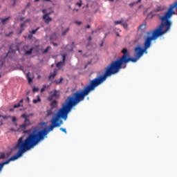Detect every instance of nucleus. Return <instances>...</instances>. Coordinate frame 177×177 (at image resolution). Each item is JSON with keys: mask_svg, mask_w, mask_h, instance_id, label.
I'll list each match as a JSON object with an SVG mask.
<instances>
[{"mask_svg": "<svg viewBox=\"0 0 177 177\" xmlns=\"http://www.w3.org/2000/svg\"><path fill=\"white\" fill-rule=\"evenodd\" d=\"M57 74V69H55L53 73H50V75L48 77V80H53L55 77H56Z\"/></svg>", "mask_w": 177, "mask_h": 177, "instance_id": "7", "label": "nucleus"}, {"mask_svg": "<svg viewBox=\"0 0 177 177\" xmlns=\"http://www.w3.org/2000/svg\"><path fill=\"white\" fill-rule=\"evenodd\" d=\"M37 99L33 100V101H32L35 104H37V103H38V102H41V97H39V95H37Z\"/></svg>", "mask_w": 177, "mask_h": 177, "instance_id": "15", "label": "nucleus"}, {"mask_svg": "<svg viewBox=\"0 0 177 177\" xmlns=\"http://www.w3.org/2000/svg\"><path fill=\"white\" fill-rule=\"evenodd\" d=\"M46 2H50V0H44Z\"/></svg>", "mask_w": 177, "mask_h": 177, "instance_id": "42", "label": "nucleus"}, {"mask_svg": "<svg viewBox=\"0 0 177 177\" xmlns=\"http://www.w3.org/2000/svg\"><path fill=\"white\" fill-rule=\"evenodd\" d=\"M59 129L60 131H62V132H64V133H67V131L66 130L65 128L61 127Z\"/></svg>", "mask_w": 177, "mask_h": 177, "instance_id": "26", "label": "nucleus"}, {"mask_svg": "<svg viewBox=\"0 0 177 177\" xmlns=\"http://www.w3.org/2000/svg\"><path fill=\"white\" fill-rule=\"evenodd\" d=\"M65 65H66V54H63L62 55V61L57 62L56 66L58 68H62V67L64 66Z\"/></svg>", "mask_w": 177, "mask_h": 177, "instance_id": "5", "label": "nucleus"}, {"mask_svg": "<svg viewBox=\"0 0 177 177\" xmlns=\"http://www.w3.org/2000/svg\"><path fill=\"white\" fill-rule=\"evenodd\" d=\"M82 102L80 97L78 95L77 91L73 93V96H68L65 100V102L62 104L61 109L58 110L55 116L51 118L50 125L48 127V130L44 129L43 130H39L35 127H32L28 130L27 128L31 125V120H30V117L32 114L27 115L24 113L21 115V118L24 119V123L19 125V128L16 130L14 128L10 129L12 132H23L24 133H28V136L26 139L23 140V137L19 138L17 145H15V149H18V151L15 155L10 158L8 160L3 161L0 163V172L2 171L4 165H6L10 161H16L17 158H20L26 151L34 149L39 142L45 139V136L55 129L60 127L63 124V120H67L68 113L71 111V109L77 106L78 103Z\"/></svg>", "mask_w": 177, "mask_h": 177, "instance_id": "1", "label": "nucleus"}, {"mask_svg": "<svg viewBox=\"0 0 177 177\" xmlns=\"http://www.w3.org/2000/svg\"><path fill=\"white\" fill-rule=\"evenodd\" d=\"M46 89V85H44L43 88H41V92H44Z\"/></svg>", "mask_w": 177, "mask_h": 177, "instance_id": "28", "label": "nucleus"}, {"mask_svg": "<svg viewBox=\"0 0 177 177\" xmlns=\"http://www.w3.org/2000/svg\"><path fill=\"white\" fill-rule=\"evenodd\" d=\"M12 122H16L17 118H16L15 116H14V117L12 118Z\"/></svg>", "mask_w": 177, "mask_h": 177, "instance_id": "31", "label": "nucleus"}, {"mask_svg": "<svg viewBox=\"0 0 177 177\" xmlns=\"http://www.w3.org/2000/svg\"><path fill=\"white\" fill-rule=\"evenodd\" d=\"M14 125H15V127H17V122H14Z\"/></svg>", "mask_w": 177, "mask_h": 177, "instance_id": "40", "label": "nucleus"}, {"mask_svg": "<svg viewBox=\"0 0 177 177\" xmlns=\"http://www.w3.org/2000/svg\"><path fill=\"white\" fill-rule=\"evenodd\" d=\"M2 117V115H0V118Z\"/></svg>", "mask_w": 177, "mask_h": 177, "instance_id": "51", "label": "nucleus"}, {"mask_svg": "<svg viewBox=\"0 0 177 177\" xmlns=\"http://www.w3.org/2000/svg\"><path fill=\"white\" fill-rule=\"evenodd\" d=\"M78 53H82V50H78Z\"/></svg>", "mask_w": 177, "mask_h": 177, "instance_id": "41", "label": "nucleus"}, {"mask_svg": "<svg viewBox=\"0 0 177 177\" xmlns=\"http://www.w3.org/2000/svg\"><path fill=\"white\" fill-rule=\"evenodd\" d=\"M134 57H131L128 49L127 48H124L121 50L122 55L109 64V66L105 68V71L103 75H99L92 80L89 84H87L84 87L82 91H76L82 102L84 100L85 96H88V95H89L91 91H95L99 85H102V84L107 80V77H111V75H114V74L120 73V70L121 68H127V64L129 63V62L136 63L138 59H140V57L143 56V53H147V50H145V48L142 49L140 46H138L134 48Z\"/></svg>", "mask_w": 177, "mask_h": 177, "instance_id": "2", "label": "nucleus"}, {"mask_svg": "<svg viewBox=\"0 0 177 177\" xmlns=\"http://www.w3.org/2000/svg\"><path fill=\"white\" fill-rule=\"evenodd\" d=\"M100 46H103V42L100 44Z\"/></svg>", "mask_w": 177, "mask_h": 177, "instance_id": "46", "label": "nucleus"}, {"mask_svg": "<svg viewBox=\"0 0 177 177\" xmlns=\"http://www.w3.org/2000/svg\"><path fill=\"white\" fill-rule=\"evenodd\" d=\"M34 50V48H30L28 50L25 52V55H31V53H32V50Z\"/></svg>", "mask_w": 177, "mask_h": 177, "instance_id": "18", "label": "nucleus"}, {"mask_svg": "<svg viewBox=\"0 0 177 177\" xmlns=\"http://www.w3.org/2000/svg\"><path fill=\"white\" fill-rule=\"evenodd\" d=\"M43 19L45 20L46 24H48L49 23H50V21H52V19L50 18V17H48L47 18L46 17Z\"/></svg>", "mask_w": 177, "mask_h": 177, "instance_id": "12", "label": "nucleus"}, {"mask_svg": "<svg viewBox=\"0 0 177 177\" xmlns=\"http://www.w3.org/2000/svg\"><path fill=\"white\" fill-rule=\"evenodd\" d=\"M55 82L57 85L62 84V82H63V77H60L59 80H55Z\"/></svg>", "mask_w": 177, "mask_h": 177, "instance_id": "19", "label": "nucleus"}, {"mask_svg": "<svg viewBox=\"0 0 177 177\" xmlns=\"http://www.w3.org/2000/svg\"><path fill=\"white\" fill-rule=\"evenodd\" d=\"M68 31H70V28H67L65 30H64L62 33V35L64 36L66 35V34H67V32H68Z\"/></svg>", "mask_w": 177, "mask_h": 177, "instance_id": "22", "label": "nucleus"}, {"mask_svg": "<svg viewBox=\"0 0 177 177\" xmlns=\"http://www.w3.org/2000/svg\"><path fill=\"white\" fill-rule=\"evenodd\" d=\"M25 102H27L28 103H30V97H27L25 99Z\"/></svg>", "mask_w": 177, "mask_h": 177, "instance_id": "32", "label": "nucleus"}, {"mask_svg": "<svg viewBox=\"0 0 177 177\" xmlns=\"http://www.w3.org/2000/svg\"><path fill=\"white\" fill-rule=\"evenodd\" d=\"M136 4H138V2H133V3H130L129 6H130L131 8H132L134 5H136Z\"/></svg>", "mask_w": 177, "mask_h": 177, "instance_id": "25", "label": "nucleus"}, {"mask_svg": "<svg viewBox=\"0 0 177 177\" xmlns=\"http://www.w3.org/2000/svg\"><path fill=\"white\" fill-rule=\"evenodd\" d=\"M50 95L48 96V100H53V97L59 99L60 97V91L55 89L50 92Z\"/></svg>", "mask_w": 177, "mask_h": 177, "instance_id": "4", "label": "nucleus"}, {"mask_svg": "<svg viewBox=\"0 0 177 177\" xmlns=\"http://www.w3.org/2000/svg\"><path fill=\"white\" fill-rule=\"evenodd\" d=\"M138 28H139V30L144 31L145 29L146 28V24H142L140 25Z\"/></svg>", "mask_w": 177, "mask_h": 177, "instance_id": "14", "label": "nucleus"}, {"mask_svg": "<svg viewBox=\"0 0 177 177\" xmlns=\"http://www.w3.org/2000/svg\"><path fill=\"white\" fill-rule=\"evenodd\" d=\"M162 10V8H161L160 6H158L157 8L153 9V11H151L150 13L151 15H154V13H158V12H161Z\"/></svg>", "mask_w": 177, "mask_h": 177, "instance_id": "8", "label": "nucleus"}, {"mask_svg": "<svg viewBox=\"0 0 177 177\" xmlns=\"http://www.w3.org/2000/svg\"><path fill=\"white\" fill-rule=\"evenodd\" d=\"M49 15H50V12L46 13V15H44L43 16V19H45L46 17H48V16H49Z\"/></svg>", "mask_w": 177, "mask_h": 177, "instance_id": "30", "label": "nucleus"}, {"mask_svg": "<svg viewBox=\"0 0 177 177\" xmlns=\"http://www.w3.org/2000/svg\"><path fill=\"white\" fill-rule=\"evenodd\" d=\"M50 39H52V37H50Z\"/></svg>", "mask_w": 177, "mask_h": 177, "instance_id": "49", "label": "nucleus"}, {"mask_svg": "<svg viewBox=\"0 0 177 177\" xmlns=\"http://www.w3.org/2000/svg\"><path fill=\"white\" fill-rule=\"evenodd\" d=\"M51 67H53V65H51Z\"/></svg>", "mask_w": 177, "mask_h": 177, "instance_id": "50", "label": "nucleus"}, {"mask_svg": "<svg viewBox=\"0 0 177 177\" xmlns=\"http://www.w3.org/2000/svg\"><path fill=\"white\" fill-rule=\"evenodd\" d=\"M17 1L19 0H13L12 6H15V5H16V2H17Z\"/></svg>", "mask_w": 177, "mask_h": 177, "instance_id": "35", "label": "nucleus"}, {"mask_svg": "<svg viewBox=\"0 0 177 177\" xmlns=\"http://www.w3.org/2000/svg\"><path fill=\"white\" fill-rule=\"evenodd\" d=\"M116 37H120V33H116Z\"/></svg>", "mask_w": 177, "mask_h": 177, "instance_id": "43", "label": "nucleus"}, {"mask_svg": "<svg viewBox=\"0 0 177 177\" xmlns=\"http://www.w3.org/2000/svg\"><path fill=\"white\" fill-rule=\"evenodd\" d=\"M23 102H24V99H21L19 103L15 104L13 107L14 109H19V107H23V105H21V104L23 103Z\"/></svg>", "mask_w": 177, "mask_h": 177, "instance_id": "6", "label": "nucleus"}, {"mask_svg": "<svg viewBox=\"0 0 177 177\" xmlns=\"http://www.w3.org/2000/svg\"><path fill=\"white\" fill-rule=\"evenodd\" d=\"M122 26L124 28H128V24L127 22H122Z\"/></svg>", "mask_w": 177, "mask_h": 177, "instance_id": "23", "label": "nucleus"}, {"mask_svg": "<svg viewBox=\"0 0 177 177\" xmlns=\"http://www.w3.org/2000/svg\"><path fill=\"white\" fill-rule=\"evenodd\" d=\"M0 78H1V75H0Z\"/></svg>", "mask_w": 177, "mask_h": 177, "instance_id": "52", "label": "nucleus"}, {"mask_svg": "<svg viewBox=\"0 0 177 177\" xmlns=\"http://www.w3.org/2000/svg\"><path fill=\"white\" fill-rule=\"evenodd\" d=\"M52 47H50V46H47V48L42 51L43 55H46V53H48V52H49V50Z\"/></svg>", "mask_w": 177, "mask_h": 177, "instance_id": "11", "label": "nucleus"}, {"mask_svg": "<svg viewBox=\"0 0 177 177\" xmlns=\"http://www.w3.org/2000/svg\"><path fill=\"white\" fill-rule=\"evenodd\" d=\"M38 30H39V27H37L35 30H32V31H29V32H30V34H32V35H34L37 34V31H38Z\"/></svg>", "mask_w": 177, "mask_h": 177, "instance_id": "13", "label": "nucleus"}, {"mask_svg": "<svg viewBox=\"0 0 177 177\" xmlns=\"http://www.w3.org/2000/svg\"><path fill=\"white\" fill-rule=\"evenodd\" d=\"M86 28H91V25H87V26H86Z\"/></svg>", "mask_w": 177, "mask_h": 177, "instance_id": "38", "label": "nucleus"}, {"mask_svg": "<svg viewBox=\"0 0 177 177\" xmlns=\"http://www.w3.org/2000/svg\"><path fill=\"white\" fill-rule=\"evenodd\" d=\"M5 158H6V155L5 153H1L0 154V160H5Z\"/></svg>", "mask_w": 177, "mask_h": 177, "instance_id": "20", "label": "nucleus"}, {"mask_svg": "<svg viewBox=\"0 0 177 177\" xmlns=\"http://www.w3.org/2000/svg\"><path fill=\"white\" fill-rule=\"evenodd\" d=\"M88 41H92V37H88Z\"/></svg>", "mask_w": 177, "mask_h": 177, "instance_id": "37", "label": "nucleus"}, {"mask_svg": "<svg viewBox=\"0 0 177 177\" xmlns=\"http://www.w3.org/2000/svg\"><path fill=\"white\" fill-rule=\"evenodd\" d=\"M27 80L28 81V84H31L32 82V80H34V77L30 76V73H28L26 75Z\"/></svg>", "mask_w": 177, "mask_h": 177, "instance_id": "9", "label": "nucleus"}, {"mask_svg": "<svg viewBox=\"0 0 177 177\" xmlns=\"http://www.w3.org/2000/svg\"><path fill=\"white\" fill-rule=\"evenodd\" d=\"M168 31L169 30H167V28L162 26V24H160V25L155 30H153V32H148L147 34L149 36L145 37L144 41L145 50H147V49L150 48V46H151V41H153V39H157L158 37H160V35H164V34H166Z\"/></svg>", "mask_w": 177, "mask_h": 177, "instance_id": "3", "label": "nucleus"}, {"mask_svg": "<svg viewBox=\"0 0 177 177\" xmlns=\"http://www.w3.org/2000/svg\"><path fill=\"white\" fill-rule=\"evenodd\" d=\"M3 124V123H2V122H1V125H2Z\"/></svg>", "mask_w": 177, "mask_h": 177, "instance_id": "48", "label": "nucleus"}, {"mask_svg": "<svg viewBox=\"0 0 177 177\" xmlns=\"http://www.w3.org/2000/svg\"><path fill=\"white\" fill-rule=\"evenodd\" d=\"M52 44H53V45L54 46H57V43H55V42H52Z\"/></svg>", "mask_w": 177, "mask_h": 177, "instance_id": "36", "label": "nucleus"}, {"mask_svg": "<svg viewBox=\"0 0 177 177\" xmlns=\"http://www.w3.org/2000/svg\"><path fill=\"white\" fill-rule=\"evenodd\" d=\"M9 111H14L13 109H10Z\"/></svg>", "mask_w": 177, "mask_h": 177, "instance_id": "44", "label": "nucleus"}, {"mask_svg": "<svg viewBox=\"0 0 177 177\" xmlns=\"http://www.w3.org/2000/svg\"><path fill=\"white\" fill-rule=\"evenodd\" d=\"M9 19H10V17H6V18L2 19H1V23H2V24H6V21H8V20H9Z\"/></svg>", "mask_w": 177, "mask_h": 177, "instance_id": "16", "label": "nucleus"}, {"mask_svg": "<svg viewBox=\"0 0 177 177\" xmlns=\"http://www.w3.org/2000/svg\"><path fill=\"white\" fill-rule=\"evenodd\" d=\"M53 109H50L49 110H47V117H49V115H52V114L53 113Z\"/></svg>", "mask_w": 177, "mask_h": 177, "instance_id": "17", "label": "nucleus"}, {"mask_svg": "<svg viewBox=\"0 0 177 177\" xmlns=\"http://www.w3.org/2000/svg\"><path fill=\"white\" fill-rule=\"evenodd\" d=\"M122 23H124V19H121L120 21H114V24L117 25V24H122Z\"/></svg>", "mask_w": 177, "mask_h": 177, "instance_id": "21", "label": "nucleus"}, {"mask_svg": "<svg viewBox=\"0 0 177 177\" xmlns=\"http://www.w3.org/2000/svg\"><path fill=\"white\" fill-rule=\"evenodd\" d=\"M75 24H78V26H80L82 24L81 21H75Z\"/></svg>", "mask_w": 177, "mask_h": 177, "instance_id": "33", "label": "nucleus"}, {"mask_svg": "<svg viewBox=\"0 0 177 177\" xmlns=\"http://www.w3.org/2000/svg\"><path fill=\"white\" fill-rule=\"evenodd\" d=\"M51 109H56L57 107V100H53L51 104Z\"/></svg>", "mask_w": 177, "mask_h": 177, "instance_id": "10", "label": "nucleus"}, {"mask_svg": "<svg viewBox=\"0 0 177 177\" xmlns=\"http://www.w3.org/2000/svg\"><path fill=\"white\" fill-rule=\"evenodd\" d=\"M136 2H137V3H140V2H142V0H138V1H136Z\"/></svg>", "mask_w": 177, "mask_h": 177, "instance_id": "39", "label": "nucleus"}, {"mask_svg": "<svg viewBox=\"0 0 177 177\" xmlns=\"http://www.w3.org/2000/svg\"><path fill=\"white\" fill-rule=\"evenodd\" d=\"M23 27H26V23L21 24V28H23Z\"/></svg>", "mask_w": 177, "mask_h": 177, "instance_id": "34", "label": "nucleus"}, {"mask_svg": "<svg viewBox=\"0 0 177 177\" xmlns=\"http://www.w3.org/2000/svg\"><path fill=\"white\" fill-rule=\"evenodd\" d=\"M28 39H32V34H29V35H28Z\"/></svg>", "mask_w": 177, "mask_h": 177, "instance_id": "29", "label": "nucleus"}, {"mask_svg": "<svg viewBox=\"0 0 177 177\" xmlns=\"http://www.w3.org/2000/svg\"><path fill=\"white\" fill-rule=\"evenodd\" d=\"M39 0H35V2H38Z\"/></svg>", "mask_w": 177, "mask_h": 177, "instance_id": "45", "label": "nucleus"}, {"mask_svg": "<svg viewBox=\"0 0 177 177\" xmlns=\"http://www.w3.org/2000/svg\"><path fill=\"white\" fill-rule=\"evenodd\" d=\"M76 5L79 6V8H81V6H82V1H80V2L76 3Z\"/></svg>", "mask_w": 177, "mask_h": 177, "instance_id": "24", "label": "nucleus"}, {"mask_svg": "<svg viewBox=\"0 0 177 177\" xmlns=\"http://www.w3.org/2000/svg\"><path fill=\"white\" fill-rule=\"evenodd\" d=\"M38 78H41V76L39 75V76H38Z\"/></svg>", "mask_w": 177, "mask_h": 177, "instance_id": "47", "label": "nucleus"}, {"mask_svg": "<svg viewBox=\"0 0 177 177\" xmlns=\"http://www.w3.org/2000/svg\"><path fill=\"white\" fill-rule=\"evenodd\" d=\"M32 91H33V92H38V91H39V88H38L37 87H33Z\"/></svg>", "mask_w": 177, "mask_h": 177, "instance_id": "27", "label": "nucleus"}]
</instances>
